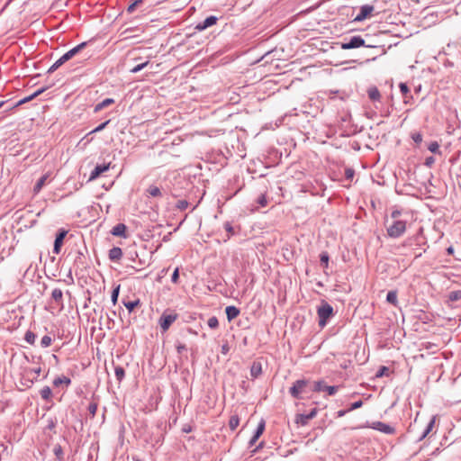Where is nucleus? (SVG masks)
<instances>
[{
    "label": "nucleus",
    "instance_id": "f257e3e1",
    "mask_svg": "<svg viewBox=\"0 0 461 461\" xmlns=\"http://www.w3.org/2000/svg\"><path fill=\"white\" fill-rule=\"evenodd\" d=\"M311 382L307 379H299L294 382L293 385L289 389V393L294 399H303V393L312 392Z\"/></svg>",
    "mask_w": 461,
    "mask_h": 461
},
{
    "label": "nucleus",
    "instance_id": "f03ea898",
    "mask_svg": "<svg viewBox=\"0 0 461 461\" xmlns=\"http://www.w3.org/2000/svg\"><path fill=\"white\" fill-rule=\"evenodd\" d=\"M319 317V326L323 328L326 326L329 319L333 316L334 311L332 306L325 301L321 302V304L317 309Z\"/></svg>",
    "mask_w": 461,
    "mask_h": 461
},
{
    "label": "nucleus",
    "instance_id": "7ed1b4c3",
    "mask_svg": "<svg viewBox=\"0 0 461 461\" xmlns=\"http://www.w3.org/2000/svg\"><path fill=\"white\" fill-rule=\"evenodd\" d=\"M390 238L396 239L401 237L406 230V221L402 220H394L386 229Z\"/></svg>",
    "mask_w": 461,
    "mask_h": 461
},
{
    "label": "nucleus",
    "instance_id": "20e7f679",
    "mask_svg": "<svg viewBox=\"0 0 461 461\" xmlns=\"http://www.w3.org/2000/svg\"><path fill=\"white\" fill-rule=\"evenodd\" d=\"M338 385H327L323 380L315 381L312 384V392H327L329 395H334L339 391Z\"/></svg>",
    "mask_w": 461,
    "mask_h": 461
},
{
    "label": "nucleus",
    "instance_id": "39448f33",
    "mask_svg": "<svg viewBox=\"0 0 461 461\" xmlns=\"http://www.w3.org/2000/svg\"><path fill=\"white\" fill-rule=\"evenodd\" d=\"M362 46H365V40L359 35L352 36L348 41L341 43L343 50L357 49Z\"/></svg>",
    "mask_w": 461,
    "mask_h": 461
},
{
    "label": "nucleus",
    "instance_id": "423d86ee",
    "mask_svg": "<svg viewBox=\"0 0 461 461\" xmlns=\"http://www.w3.org/2000/svg\"><path fill=\"white\" fill-rule=\"evenodd\" d=\"M367 427L387 435H393L395 433V429L393 426L382 421H373Z\"/></svg>",
    "mask_w": 461,
    "mask_h": 461
},
{
    "label": "nucleus",
    "instance_id": "0eeeda50",
    "mask_svg": "<svg viewBox=\"0 0 461 461\" xmlns=\"http://www.w3.org/2000/svg\"><path fill=\"white\" fill-rule=\"evenodd\" d=\"M318 413V409L313 408L308 414L298 413L295 415L294 421L297 425L305 426L309 420L315 418Z\"/></svg>",
    "mask_w": 461,
    "mask_h": 461
},
{
    "label": "nucleus",
    "instance_id": "6e6552de",
    "mask_svg": "<svg viewBox=\"0 0 461 461\" xmlns=\"http://www.w3.org/2000/svg\"><path fill=\"white\" fill-rule=\"evenodd\" d=\"M176 314H166L163 313L159 319V325L163 331H166L169 329L172 323L176 320Z\"/></svg>",
    "mask_w": 461,
    "mask_h": 461
},
{
    "label": "nucleus",
    "instance_id": "1a4fd4ad",
    "mask_svg": "<svg viewBox=\"0 0 461 461\" xmlns=\"http://www.w3.org/2000/svg\"><path fill=\"white\" fill-rule=\"evenodd\" d=\"M375 8L373 5H365L360 7L358 14L355 17V22H362L368 18L374 12Z\"/></svg>",
    "mask_w": 461,
    "mask_h": 461
},
{
    "label": "nucleus",
    "instance_id": "9d476101",
    "mask_svg": "<svg viewBox=\"0 0 461 461\" xmlns=\"http://www.w3.org/2000/svg\"><path fill=\"white\" fill-rule=\"evenodd\" d=\"M86 257L81 250L76 251V256L74 258V267L76 269L83 270L86 267Z\"/></svg>",
    "mask_w": 461,
    "mask_h": 461
},
{
    "label": "nucleus",
    "instance_id": "9b49d317",
    "mask_svg": "<svg viewBox=\"0 0 461 461\" xmlns=\"http://www.w3.org/2000/svg\"><path fill=\"white\" fill-rule=\"evenodd\" d=\"M68 231L65 230H60L56 235L55 241H54V247H53V253L59 254L63 240L65 237L67 236Z\"/></svg>",
    "mask_w": 461,
    "mask_h": 461
},
{
    "label": "nucleus",
    "instance_id": "f8f14e48",
    "mask_svg": "<svg viewBox=\"0 0 461 461\" xmlns=\"http://www.w3.org/2000/svg\"><path fill=\"white\" fill-rule=\"evenodd\" d=\"M50 86H44V87H41L40 89H38L37 91H35L33 94H32L31 95L29 96H26L21 100H19L15 104H14L10 109H13V108H15V107H18L25 103H28L32 100H33L34 98H36L37 96H39L41 94H42L43 92H45Z\"/></svg>",
    "mask_w": 461,
    "mask_h": 461
},
{
    "label": "nucleus",
    "instance_id": "ddd939ff",
    "mask_svg": "<svg viewBox=\"0 0 461 461\" xmlns=\"http://www.w3.org/2000/svg\"><path fill=\"white\" fill-rule=\"evenodd\" d=\"M86 44H87L86 42H82V43L77 45L76 47H74L73 49L69 50L65 54H63L60 58L64 60V62L68 61L73 57H75L77 53H79L86 46Z\"/></svg>",
    "mask_w": 461,
    "mask_h": 461
},
{
    "label": "nucleus",
    "instance_id": "4468645a",
    "mask_svg": "<svg viewBox=\"0 0 461 461\" xmlns=\"http://www.w3.org/2000/svg\"><path fill=\"white\" fill-rule=\"evenodd\" d=\"M110 167V163L96 165L90 174L89 180H95L106 172Z\"/></svg>",
    "mask_w": 461,
    "mask_h": 461
},
{
    "label": "nucleus",
    "instance_id": "2eb2a0df",
    "mask_svg": "<svg viewBox=\"0 0 461 461\" xmlns=\"http://www.w3.org/2000/svg\"><path fill=\"white\" fill-rule=\"evenodd\" d=\"M41 372V367L36 368H28L24 370L23 377L27 378L30 383H33L38 379V376L40 375Z\"/></svg>",
    "mask_w": 461,
    "mask_h": 461
},
{
    "label": "nucleus",
    "instance_id": "dca6fc26",
    "mask_svg": "<svg viewBox=\"0 0 461 461\" xmlns=\"http://www.w3.org/2000/svg\"><path fill=\"white\" fill-rule=\"evenodd\" d=\"M218 21V18L216 16L211 15L207 18H205L203 22L199 23L195 29L198 31H203L212 25H214Z\"/></svg>",
    "mask_w": 461,
    "mask_h": 461
},
{
    "label": "nucleus",
    "instance_id": "f3484780",
    "mask_svg": "<svg viewBox=\"0 0 461 461\" xmlns=\"http://www.w3.org/2000/svg\"><path fill=\"white\" fill-rule=\"evenodd\" d=\"M265 426H266L265 420H261L257 427V429H256L253 437L249 440V444L250 447L253 446L258 441L259 437L263 434V432L265 430Z\"/></svg>",
    "mask_w": 461,
    "mask_h": 461
},
{
    "label": "nucleus",
    "instance_id": "a211bd4d",
    "mask_svg": "<svg viewBox=\"0 0 461 461\" xmlns=\"http://www.w3.org/2000/svg\"><path fill=\"white\" fill-rule=\"evenodd\" d=\"M108 257H109V259L113 262L120 260L122 257V249L119 247H113V249H111L109 250Z\"/></svg>",
    "mask_w": 461,
    "mask_h": 461
},
{
    "label": "nucleus",
    "instance_id": "6ab92c4d",
    "mask_svg": "<svg viewBox=\"0 0 461 461\" xmlns=\"http://www.w3.org/2000/svg\"><path fill=\"white\" fill-rule=\"evenodd\" d=\"M240 312V309L233 305H230L225 308V313L229 321L237 318Z\"/></svg>",
    "mask_w": 461,
    "mask_h": 461
},
{
    "label": "nucleus",
    "instance_id": "aec40b11",
    "mask_svg": "<svg viewBox=\"0 0 461 461\" xmlns=\"http://www.w3.org/2000/svg\"><path fill=\"white\" fill-rule=\"evenodd\" d=\"M126 226L123 223H118L113 227L111 233L116 237H125Z\"/></svg>",
    "mask_w": 461,
    "mask_h": 461
},
{
    "label": "nucleus",
    "instance_id": "412c9836",
    "mask_svg": "<svg viewBox=\"0 0 461 461\" xmlns=\"http://www.w3.org/2000/svg\"><path fill=\"white\" fill-rule=\"evenodd\" d=\"M50 177V174L49 173H46L44 174L43 176H41L37 183L35 184L34 187H33V193L36 194L38 193H40V191L41 190V188L45 185L46 184V181L48 180V178Z\"/></svg>",
    "mask_w": 461,
    "mask_h": 461
},
{
    "label": "nucleus",
    "instance_id": "4be33fe9",
    "mask_svg": "<svg viewBox=\"0 0 461 461\" xmlns=\"http://www.w3.org/2000/svg\"><path fill=\"white\" fill-rule=\"evenodd\" d=\"M262 374V366L260 362H253L250 367V375L252 378H258Z\"/></svg>",
    "mask_w": 461,
    "mask_h": 461
},
{
    "label": "nucleus",
    "instance_id": "5701e85b",
    "mask_svg": "<svg viewBox=\"0 0 461 461\" xmlns=\"http://www.w3.org/2000/svg\"><path fill=\"white\" fill-rule=\"evenodd\" d=\"M52 300L57 303L59 305H63V293L59 288L53 289L51 293Z\"/></svg>",
    "mask_w": 461,
    "mask_h": 461
},
{
    "label": "nucleus",
    "instance_id": "b1692460",
    "mask_svg": "<svg viewBox=\"0 0 461 461\" xmlns=\"http://www.w3.org/2000/svg\"><path fill=\"white\" fill-rule=\"evenodd\" d=\"M435 420H436V417L433 416L431 418V420H429V422L428 423V425H427L426 429H424V431L422 432V434L418 438V441L423 440L430 433V431L432 430V429L435 425Z\"/></svg>",
    "mask_w": 461,
    "mask_h": 461
},
{
    "label": "nucleus",
    "instance_id": "393cba45",
    "mask_svg": "<svg viewBox=\"0 0 461 461\" xmlns=\"http://www.w3.org/2000/svg\"><path fill=\"white\" fill-rule=\"evenodd\" d=\"M435 420H436V417L433 416L431 418V420H429V422L428 423V425H427L426 429H424V431L422 432V434L418 438V441L423 440L430 433V431L432 430V429L435 425Z\"/></svg>",
    "mask_w": 461,
    "mask_h": 461
},
{
    "label": "nucleus",
    "instance_id": "a878e982",
    "mask_svg": "<svg viewBox=\"0 0 461 461\" xmlns=\"http://www.w3.org/2000/svg\"><path fill=\"white\" fill-rule=\"evenodd\" d=\"M435 420H436V417L433 416L431 418V420H429V422L428 423V425H427L426 429H424V431L422 432V434L418 438V441L423 440L430 433V431L432 430V429L435 425Z\"/></svg>",
    "mask_w": 461,
    "mask_h": 461
},
{
    "label": "nucleus",
    "instance_id": "bb28decb",
    "mask_svg": "<svg viewBox=\"0 0 461 461\" xmlns=\"http://www.w3.org/2000/svg\"><path fill=\"white\" fill-rule=\"evenodd\" d=\"M146 193L149 196H152V197H159L162 195L160 188L158 187L157 185H149L147 188Z\"/></svg>",
    "mask_w": 461,
    "mask_h": 461
},
{
    "label": "nucleus",
    "instance_id": "cd10ccee",
    "mask_svg": "<svg viewBox=\"0 0 461 461\" xmlns=\"http://www.w3.org/2000/svg\"><path fill=\"white\" fill-rule=\"evenodd\" d=\"M66 384L67 386H68L70 384H71V379L67 377V376H58L54 379L53 381V385L58 387L59 386L60 384Z\"/></svg>",
    "mask_w": 461,
    "mask_h": 461
},
{
    "label": "nucleus",
    "instance_id": "c85d7f7f",
    "mask_svg": "<svg viewBox=\"0 0 461 461\" xmlns=\"http://www.w3.org/2000/svg\"><path fill=\"white\" fill-rule=\"evenodd\" d=\"M113 103L114 100L113 98H106L95 106V112H99L102 109L113 104Z\"/></svg>",
    "mask_w": 461,
    "mask_h": 461
},
{
    "label": "nucleus",
    "instance_id": "c756f323",
    "mask_svg": "<svg viewBox=\"0 0 461 461\" xmlns=\"http://www.w3.org/2000/svg\"><path fill=\"white\" fill-rule=\"evenodd\" d=\"M367 94H368V97L372 101H378L381 97L380 92L377 89V87H375V86L370 87L367 91Z\"/></svg>",
    "mask_w": 461,
    "mask_h": 461
},
{
    "label": "nucleus",
    "instance_id": "7c9ffc66",
    "mask_svg": "<svg viewBox=\"0 0 461 461\" xmlns=\"http://www.w3.org/2000/svg\"><path fill=\"white\" fill-rule=\"evenodd\" d=\"M41 397L45 401H50L52 397V391L49 386H44L40 391Z\"/></svg>",
    "mask_w": 461,
    "mask_h": 461
},
{
    "label": "nucleus",
    "instance_id": "2f4dec72",
    "mask_svg": "<svg viewBox=\"0 0 461 461\" xmlns=\"http://www.w3.org/2000/svg\"><path fill=\"white\" fill-rule=\"evenodd\" d=\"M386 301L387 303L397 306L398 299H397V292L396 291H389L386 295Z\"/></svg>",
    "mask_w": 461,
    "mask_h": 461
},
{
    "label": "nucleus",
    "instance_id": "473e14b6",
    "mask_svg": "<svg viewBox=\"0 0 461 461\" xmlns=\"http://www.w3.org/2000/svg\"><path fill=\"white\" fill-rule=\"evenodd\" d=\"M240 424V418L238 415H232L229 420V427L231 430H235Z\"/></svg>",
    "mask_w": 461,
    "mask_h": 461
},
{
    "label": "nucleus",
    "instance_id": "72a5a7b5",
    "mask_svg": "<svg viewBox=\"0 0 461 461\" xmlns=\"http://www.w3.org/2000/svg\"><path fill=\"white\" fill-rule=\"evenodd\" d=\"M140 303V300L135 301H123V305L126 307V309L131 312Z\"/></svg>",
    "mask_w": 461,
    "mask_h": 461
},
{
    "label": "nucleus",
    "instance_id": "f704fd0d",
    "mask_svg": "<svg viewBox=\"0 0 461 461\" xmlns=\"http://www.w3.org/2000/svg\"><path fill=\"white\" fill-rule=\"evenodd\" d=\"M53 452H54V455L56 456V457H57L59 461H63V458H64V453H63L62 447H61L60 445H56V446H54V447H53Z\"/></svg>",
    "mask_w": 461,
    "mask_h": 461
},
{
    "label": "nucleus",
    "instance_id": "c9c22d12",
    "mask_svg": "<svg viewBox=\"0 0 461 461\" xmlns=\"http://www.w3.org/2000/svg\"><path fill=\"white\" fill-rule=\"evenodd\" d=\"M258 206H256V209H258L259 207H265L267 206V196H266V194H261L257 201H256Z\"/></svg>",
    "mask_w": 461,
    "mask_h": 461
},
{
    "label": "nucleus",
    "instance_id": "e433bc0d",
    "mask_svg": "<svg viewBox=\"0 0 461 461\" xmlns=\"http://www.w3.org/2000/svg\"><path fill=\"white\" fill-rule=\"evenodd\" d=\"M35 339H36V335L32 331L27 330L24 335V340L27 343H29L30 345H33L35 342Z\"/></svg>",
    "mask_w": 461,
    "mask_h": 461
},
{
    "label": "nucleus",
    "instance_id": "4c0bfd02",
    "mask_svg": "<svg viewBox=\"0 0 461 461\" xmlns=\"http://www.w3.org/2000/svg\"><path fill=\"white\" fill-rule=\"evenodd\" d=\"M390 369L387 366H382L376 372V377L389 376Z\"/></svg>",
    "mask_w": 461,
    "mask_h": 461
},
{
    "label": "nucleus",
    "instance_id": "58836bf2",
    "mask_svg": "<svg viewBox=\"0 0 461 461\" xmlns=\"http://www.w3.org/2000/svg\"><path fill=\"white\" fill-rule=\"evenodd\" d=\"M97 408H98L97 402H92L89 403V405L87 407V411H88V412H89V414H90L92 419L95 416Z\"/></svg>",
    "mask_w": 461,
    "mask_h": 461
},
{
    "label": "nucleus",
    "instance_id": "ea45409f",
    "mask_svg": "<svg viewBox=\"0 0 461 461\" xmlns=\"http://www.w3.org/2000/svg\"><path fill=\"white\" fill-rule=\"evenodd\" d=\"M329 259H330V257H329V254L327 252H322L321 255H320V261H321V265L327 268L328 266H329Z\"/></svg>",
    "mask_w": 461,
    "mask_h": 461
},
{
    "label": "nucleus",
    "instance_id": "a19ab883",
    "mask_svg": "<svg viewBox=\"0 0 461 461\" xmlns=\"http://www.w3.org/2000/svg\"><path fill=\"white\" fill-rule=\"evenodd\" d=\"M64 60L59 58L52 66L48 69L47 73L50 74L53 73L55 70H57L60 66L64 64Z\"/></svg>",
    "mask_w": 461,
    "mask_h": 461
},
{
    "label": "nucleus",
    "instance_id": "79ce46f5",
    "mask_svg": "<svg viewBox=\"0 0 461 461\" xmlns=\"http://www.w3.org/2000/svg\"><path fill=\"white\" fill-rule=\"evenodd\" d=\"M119 292H120V285H118L115 288H113L112 294H111V301L113 305H115L117 303Z\"/></svg>",
    "mask_w": 461,
    "mask_h": 461
},
{
    "label": "nucleus",
    "instance_id": "37998d69",
    "mask_svg": "<svg viewBox=\"0 0 461 461\" xmlns=\"http://www.w3.org/2000/svg\"><path fill=\"white\" fill-rule=\"evenodd\" d=\"M115 376L118 381H122L125 375V371L122 366H116L114 369Z\"/></svg>",
    "mask_w": 461,
    "mask_h": 461
},
{
    "label": "nucleus",
    "instance_id": "c03bdc74",
    "mask_svg": "<svg viewBox=\"0 0 461 461\" xmlns=\"http://www.w3.org/2000/svg\"><path fill=\"white\" fill-rule=\"evenodd\" d=\"M207 324L211 329L215 330L219 327V321L217 317L212 316L209 318Z\"/></svg>",
    "mask_w": 461,
    "mask_h": 461
},
{
    "label": "nucleus",
    "instance_id": "a18cd8bd",
    "mask_svg": "<svg viewBox=\"0 0 461 461\" xmlns=\"http://www.w3.org/2000/svg\"><path fill=\"white\" fill-rule=\"evenodd\" d=\"M51 342H52L51 337L49 335H45L41 338V346L42 348H48L51 345Z\"/></svg>",
    "mask_w": 461,
    "mask_h": 461
},
{
    "label": "nucleus",
    "instance_id": "49530a36",
    "mask_svg": "<svg viewBox=\"0 0 461 461\" xmlns=\"http://www.w3.org/2000/svg\"><path fill=\"white\" fill-rule=\"evenodd\" d=\"M223 226L225 230L228 232L227 239H230L232 235L235 234L234 228L232 227L230 222L226 221Z\"/></svg>",
    "mask_w": 461,
    "mask_h": 461
},
{
    "label": "nucleus",
    "instance_id": "de8ad7c7",
    "mask_svg": "<svg viewBox=\"0 0 461 461\" xmlns=\"http://www.w3.org/2000/svg\"><path fill=\"white\" fill-rule=\"evenodd\" d=\"M149 64V61H146V62H143V63H140V64H138L136 65L135 67H133L132 68L130 69V71L131 73H138L140 72V70H142L144 68H146Z\"/></svg>",
    "mask_w": 461,
    "mask_h": 461
},
{
    "label": "nucleus",
    "instance_id": "09e8293b",
    "mask_svg": "<svg viewBox=\"0 0 461 461\" xmlns=\"http://www.w3.org/2000/svg\"><path fill=\"white\" fill-rule=\"evenodd\" d=\"M449 299L451 301H458L461 299V291L460 290H457V291H453L449 294Z\"/></svg>",
    "mask_w": 461,
    "mask_h": 461
},
{
    "label": "nucleus",
    "instance_id": "8fccbe9b",
    "mask_svg": "<svg viewBox=\"0 0 461 461\" xmlns=\"http://www.w3.org/2000/svg\"><path fill=\"white\" fill-rule=\"evenodd\" d=\"M188 202L186 200H179L177 203H176V207L177 209H179L180 211H184L185 210L187 207H188Z\"/></svg>",
    "mask_w": 461,
    "mask_h": 461
},
{
    "label": "nucleus",
    "instance_id": "3c124183",
    "mask_svg": "<svg viewBox=\"0 0 461 461\" xmlns=\"http://www.w3.org/2000/svg\"><path fill=\"white\" fill-rule=\"evenodd\" d=\"M428 149L432 153H438L439 151V145L437 141H433L429 145Z\"/></svg>",
    "mask_w": 461,
    "mask_h": 461
},
{
    "label": "nucleus",
    "instance_id": "603ef678",
    "mask_svg": "<svg viewBox=\"0 0 461 461\" xmlns=\"http://www.w3.org/2000/svg\"><path fill=\"white\" fill-rule=\"evenodd\" d=\"M399 87H400V91H401V93L402 94L403 96H405L408 94H410V89H409L408 86L405 83H401L399 85Z\"/></svg>",
    "mask_w": 461,
    "mask_h": 461
},
{
    "label": "nucleus",
    "instance_id": "864d4df0",
    "mask_svg": "<svg viewBox=\"0 0 461 461\" xmlns=\"http://www.w3.org/2000/svg\"><path fill=\"white\" fill-rule=\"evenodd\" d=\"M362 405H363V401L359 400V401H357V402L351 403L350 407L348 410L349 411H351L357 410L358 408H361Z\"/></svg>",
    "mask_w": 461,
    "mask_h": 461
},
{
    "label": "nucleus",
    "instance_id": "5fc2aeb1",
    "mask_svg": "<svg viewBox=\"0 0 461 461\" xmlns=\"http://www.w3.org/2000/svg\"><path fill=\"white\" fill-rule=\"evenodd\" d=\"M411 139L415 143L420 144L422 141V135L420 132H413Z\"/></svg>",
    "mask_w": 461,
    "mask_h": 461
},
{
    "label": "nucleus",
    "instance_id": "6e6d98bb",
    "mask_svg": "<svg viewBox=\"0 0 461 461\" xmlns=\"http://www.w3.org/2000/svg\"><path fill=\"white\" fill-rule=\"evenodd\" d=\"M109 122H110V121L108 120V121L101 123L96 128H95L93 131H91L90 133H95V132H99V131H103Z\"/></svg>",
    "mask_w": 461,
    "mask_h": 461
},
{
    "label": "nucleus",
    "instance_id": "4d7b16f0",
    "mask_svg": "<svg viewBox=\"0 0 461 461\" xmlns=\"http://www.w3.org/2000/svg\"><path fill=\"white\" fill-rule=\"evenodd\" d=\"M178 279H179V268L176 267L173 274H172V276H171V281L174 283V284H176L178 282Z\"/></svg>",
    "mask_w": 461,
    "mask_h": 461
},
{
    "label": "nucleus",
    "instance_id": "13d9d810",
    "mask_svg": "<svg viewBox=\"0 0 461 461\" xmlns=\"http://www.w3.org/2000/svg\"><path fill=\"white\" fill-rule=\"evenodd\" d=\"M186 349V346L183 343H178L176 345V350L179 354H181L183 351H185Z\"/></svg>",
    "mask_w": 461,
    "mask_h": 461
},
{
    "label": "nucleus",
    "instance_id": "bf43d9fd",
    "mask_svg": "<svg viewBox=\"0 0 461 461\" xmlns=\"http://www.w3.org/2000/svg\"><path fill=\"white\" fill-rule=\"evenodd\" d=\"M348 411H349L348 410H339V411H337L336 416H337L338 418L343 417V416H345V415H346V413H347V412H348Z\"/></svg>",
    "mask_w": 461,
    "mask_h": 461
},
{
    "label": "nucleus",
    "instance_id": "052dcab7",
    "mask_svg": "<svg viewBox=\"0 0 461 461\" xmlns=\"http://www.w3.org/2000/svg\"><path fill=\"white\" fill-rule=\"evenodd\" d=\"M135 8H136V5L132 3L131 5H130L128 6V8H127V12H128V13H130V14H131V13H133V12H134Z\"/></svg>",
    "mask_w": 461,
    "mask_h": 461
},
{
    "label": "nucleus",
    "instance_id": "680f3d73",
    "mask_svg": "<svg viewBox=\"0 0 461 461\" xmlns=\"http://www.w3.org/2000/svg\"><path fill=\"white\" fill-rule=\"evenodd\" d=\"M411 99H412V96L410 94H408L407 95L403 96V102L405 104H409Z\"/></svg>",
    "mask_w": 461,
    "mask_h": 461
},
{
    "label": "nucleus",
    "instance_id": "e2e57ef3",
    "mask_svg": "<svg viewBox=\"0 0 461 461\" xmlns=\"http://www.w3.org/2000/svg\"><path fill=\"white\" fill-rule=\"evenodd\" d=\"M354 176V171L352 169H347L346 170V176L347 178H351Z\"/></svg>",
    "mask_w": 461,
    "mask_h": 461
},
{
    "label": "nucleus",
    "instance_id": "0e129e2a",
    "mask_svg": "<svg viewBox=\"0 0 461 461\" xmlns=\"http://www.w3.org/2000/svg\"><path fill=\"white\" fill-rule=\"evenodd\" d=\"M400 214H401V212H400V211H398V210H395V211L392 212L391 216H392V218H393V219L397 220L396 218H397Z\"/></svg>",
    "mask_w": 461,
    "mask_h": 461
},
{
    "label": "nucleus",
    "instance_id": "69168bd1",
    "mask_svg": "<svg viewBox=\"0 0 461 461\" xmlns=\"http://www.w3.org/2000/svg\"><path fill=\"white\" fill-rule=\"evenodd\" d=\"M434 162V158L432 157L427 158L425 164L427 166H430Z\"/></svg>",
    "mask_w": 461,
    "mask_h": 461
},
{
    "label": "nucleus",
    "instance_id": "338daca9",
    "mask_svg": "<svg viewBox=\"0 0 461 461\" xmlns=\"http://www.w3.org/2000/svg\"><path fill=\"white\" fill-rule=\"evenodd\" d=\"M48 428L50 429H52L53 428H55V422L52 420H50Z\"/></svg>",
    "mask_w": 461,
    "mask_h": 461
},
{
    "label": "nucleus",
    "instance_id": "774afa93",
    "mask_svg": "<svg viewBox=\"0 0 461 461\" xmlns=\"http://www.w3.org/2000/svg\"><path fill=\"white\" fill-rule=\"evenodd\" d=\"M453 251H454V249H453V248H452V247H450V248H448V249H447V253H448V254H452V253H453Z\"/></svg>",
    "mask_w": 461,
    "mask_h": 461
}]
</instances>
